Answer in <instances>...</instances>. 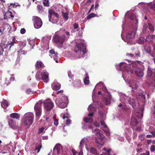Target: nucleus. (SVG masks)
I'll return each instance as SVG.
<instances>
[{"label": "nucleus", "instance_id": "57", "mask_svg": "<svg viewBox=\"0 0 155 155\" xmlns=\"http://www.w3.org/2000/svg\"><path fill=\"white\" fill-rule=\"evenodd\" d=\"M72 153L73 155H77V152L74 149L72 150Z\"/></svg>", "mask_w": 155, "mask_h": 155}, {"label": "nucleus", "instance_id": "36", "mask_svg": "<svg viewBox=\"0 0 155 155\" xmlns=\"http://www.w3.org/2000/svg\"><path fill=\"white\" fill-rule=\"evenodd\" d=\"M86 77L84 80V83L85 84H89V77L87 74H86Z\"/></svg>", "mask_w": 155, "mask_h": 155}, {"label": "nucleus", "instance_id": "18", "mask_svg": "<svg viewBox=\"0 0 155 155\" xmlns=\"http://www.w3.org/2000/svg\"><path fill=\"white\" fill-rule=\"evenodd\" d=\"M52 89L54 90H58L61 87V84L58 82L56 80H54L51 84Z\"/></svg>", "mask_w": 155, "mask_h": 155}, {"label": "nucleus", "instance_id": "58", "mask_svg": "<svg viewBox=\"0 0 155 155\" xmlns=\"http://www.w3.org/2000/svg\"><path fill=\"white\" fill-rule=\"evenodd\" d=\"M71 120L70 119H68L66 122V124L67 125H68L70 124Z\"/></svg>", "mask_w": 155, "mask_h": 155}, {"label": "nucleus", "instance_id": "50", "mask_svg": "<svg viewBox=\"0 0 155 155\" xmlns=\"http://www.w3.org/2000/svg\"><path fill=\"white\" fill-rule=\"evenodd\" d=\"M148 26L150 30L152 31H154V29L153 26L150 23L148 24Z\"/></svg>", "mask_w": 155, "mask_h": 155}, {"label": "nucleus", "instance_id": "12", "mask_svg": "<svg viewBox=\"0 0 155 155\" xmlns=\"http://www.w3.org/2000/svg\"><path fill=\"white\" fill-rule=\"evenodd\" d=\"M32 21L34 22V26L36 28H39L41 27L42 22L39 17L36 16H33Z\"/></svg>", "mask_w": 155, "mask_h": 155}, {"label": "nucleus", "instance_id": "44", "mask_svg": "<svg viewBox=\"0 0 155 155\" xmlns=\"http://www.w3.org/2000/svg\"><path fill=\"white\" fill-rule=\"evenodd\" d=\"M43 4L45 6L48 7L49 6L48 0H44L43 2Z\"/></svg>", "mask_w": 155, "mask_h": 155}, {"label": "nucleus", "instance_id": "32", "mask_svg": "<svg viewBox=\"0 0 155 155\" xmlns=\"http://www.w3.org/2000/svg\"><path fill=\"white\" fill-rule=\"evenodd\" d=\"M129 103L132 106L133 108L134 107L135 105V101L134 98H130L128 101Z\"/></svg>", "mask_w": 155, "mask_h": 155}, {"label": "nucleus", "instance_id": "22", "mask_svg": "<svg viewBox=\"0 0 155 155\" xmlns=\"http://www.w3.org/2000/svg\"><path fill=\"white\" fill-rule=\"evenodd\" d=\"M10 27V25L7 23L4 24L2 26L0 27V33L1 35L3 33L4 31L6 29H8Z\"/></svg>", "mask_w": 155, "mask_h": 155}, {"label": "nucleus", "instance_id": "55", "mask_svg": "<svg viewBox=\"0 0 155 155\" xmlns=\"http://www.w3.org/2000/svg\"><path fill=\"white\" fill-rule=\"evenodd\" d=\"M26 32L25 29L24 28H21L20 30V33L21 34H23L25 33Z\"/></svg>", "mask_w": 155, "mask_h": 155}, {"label": "nucleus", "instance_id": "23", "mask_svg": "<svg viewBox=\"0 0 155 155\" xmlns=\"http://www.w3.org/2000/svg\"><path fill=\"white\" fill-rule=\"evenodd\" d=\"M9 126L12 129H15L17 127V125L15 120L10 119L8 121Z\"/></svg>", "mask_w": 155, "mask_h": 155}, {"label": "nucleus", "instance_id": "64", "mask_svg": "<svg viewBox=\"0 0 155 155\" xmlns=\"http://www.w3.org/2000/svg\"><path fill=\"white\" fill-rule=\"evenodd\" d=\"M141 155H150V153L149 151H147L146 153H142Z\"/></svg>", "mask_w": 155, "mask_h": 155}, {"label": "nucleus", "instance_id": "45", "mask_svg": "<svg viewBox=\"0 0 155 155\" xmlns=\"http://www.w3.org/2000/svg\"><path fill=\"white\" fill-rule=\"evenodd\" d=\"M152 2H151L150 3H149L147 4V5L150 6V8L153 9V10H155V4H153L151 5V4Z\"/></svg>", "mask_w": 155, "mask_h": 155}, {"label": "nucleus", "instance_id": "31", "mask_svg": "<svg viewBox=\"0 0 155 155\" xmlns=\"http://www.w3.org/2000/svg\"><path fill=\"white\" fill-rule=\"evenodd\" d=\"M10 115L11 117L17 119H19L20 117L19 114L15 113H12Z\"/></svg>", "mask_w": 155, "mask_h": 155}, {"label": "nucleus", "instance_id": "21", "mask_svg": "<svg viewBox=\"0 0 155 155\" xmlns=\"http://www.w3.org/2000/svg\"><path fill=\"white\" fill-rule=\"evenodd\" d=\"M120 100L122 103L127 102L129 98L124 94L121 93L120 94Z\"/></svg>", "mask_w": 155, "mask_h": 155}, {"label": "nucleus", "instance_id": "42", "mask_svg": "<svg viewBox=\"0 0 155 155\" xmlns=\"http://www.w3.org/2000/svg\"><path fill=\"white\" fill-rule=\"evenodd\" d=\"M118 107H122L123 109L125 110H127V107L124 104H122L121 103H120L118 105Z\"/></svg>", "mask_w": 155, "mask_h": 155}, {"label": "nucleus", "instance_id": "60", "mask_svg": "<svg viewBox=\"0 0 155 155\" xmlns=\"http://www.w3.org/2000/svg\"><path fill=\"white\" fill-rule=\"evenodd\" d=\"M65 33L66 34V35H67V36L65 37V39H67L69 37V34H70V33L69 32H68V31H66L65 32Z\"/></svg>", "mask_w": 155, "mask_h": 155}, {"label": "nucleus", "instance_id": "30", "mask_svg": "<svg viewBox=\"0 0 155 155\" xmlns=\"http://www.w3.org/2000/svg\"><path fill=\"white\" fill-rule=\"evenodd\" d=\"M137 98L138 100L143 101L145 99V97L143 95V93L141 92L137 95Z\"/></svg>", "mask_w": 155, "mask_h": 155}, {"label": "nucleus", "instance_id": "49", "mask_svg": "<svg viewBox=\"0 0 155 155\" xmlns=\"http://www.w3.org/2000/svg\"><path fill=\"white\" fill-rule=\"evenodd\" d=\"M99 113L101 117H103V118H104L105 117L106 114L105 112L102 111H100Z\"/></svg>", "mask_w": 155, "mask_h": 155}, {"label": "nucleus", "instance_id": "63", "mask_svg": "<svg viewBox=\"0 0 155 155\" xmlns=\"http://www.w3.org/2000/svg\"><path fill=\"white\" fill-rule=\"evenodd\" d=\"M68 76H69V77L70 78H71L72 77V74H71V72L70 71H68Z\"/></svg>", "mask_w": 155, "mask_h": 155}, {"label": "nucleus", "instance_id": "1", "mask_svg": "<svg viewBox=\"0 0 155 155\" xmlns=\"http://www.w3.org/2000/svg\"><path fill=\"white\" fill-rule=\"evenodd\" d=\"M140 62L139 61L133 62L130 65H128L125 62H121L119 65H116L117 68L118 70L122 71V68H124V71L122 73V77L124 80L126 78V74H133L134 71L130 67V66H132L133 70L135 71V73L137 76L139 78L143 77L144 73L143 71L139 67Z\"/></svg>", "mask_w": 155, "mask_h": 155}, {"label": "nucleus", "instance_id": "39", "mask_svg": "<svg viewBox=\"0 0 155 155\" xmlns=\"http://www.w3.org/2000/svg\"><path fill=\"white\" fill-rule=\"evenodd\" d=\"M62 14L63 18L65 20H67L68 18V14L67 12H62Z\"/></svg>", "mask_w": 155, "mask_h": 155}, {"label": "nucleus", "instance_id": "15", "mask_svg": "<svg viewBox=\"0 0 155 155\" xmlns=\"http://www.w3.org/2000/svg\"><path fill=\"white\" fill-rule=\"evenodd\" d=\"M154 76L155 78V70L152 69L149 66H148L147 77L148 78H153Z\"/></svg>", "mask_w": 155, "mask_h": 155}, {"label": "nucleus", "instance_id": "52", "mask_svg": "<svg viewBox=\"0 0 155 155\" xmlns=\"http://www.w3.org/2000/svg\"><path fill=\"white\" fill-rule=\"evenodd\" d=\"M126 56L129 58H132L134 57V54L131 53H127Z\"/></svg>", "mask_w": 155, "mask_h": 155}, {"label": "nucleus", "instance_id": "13", "mask_svg": "<svg viewBox=\"0 0 155 155\" xmlns=\"http://www.w3.org/2000/svg\"><path fill=\"white\" fill-rule=\"evenodd\" d=\"M54 104L50 100H45L44 102V107L47 111L51 110L53 107Z\"/></svg>", "mask_w": 155, "mask_h": 155}, {"label": "nucleus", "instance_id": "3", "mask_svg": "<svg viewBox=\"0 0 155 155\" xmlns=\"http://www.w3.org/2000/svg\"><path fill=\"white\" fill-rule=\"evenodd\" d=\"M143 110V106L141 111H138V110H136L132 114L130 121V124L132 125L136 126L138 123V120L142 119Z\"/></svg>", "mask_w": 155, "mask_h": 155}, {"label": "nucleus", "instance_id": "40", "mask_svg": "<svg viewBox=\"0 0 155 155\" xmlns=\"http://www.w3.org/2000/svg\"><path fill=\"white\" fill-rule=\"evenodd\" d=\"M144 38L143 37H141L139 39L137 42L140 44H142L144 43Z\"/></svg>", "mask_w": 155, "mask_h": 155}, {"label": "nucleus", "instance_id": "48", "mask_svg": "<svg viewBox=\"0 0 155 155\" xmlns=\"http://www.w3.org/2000/svg\"><path fill=\"white\" fill-rule=\"evenodd\" d=\"M81 81L80 80H78L74 83L75 86L77 87L80 86L81 85Z\"/></svg>", "mask_w": 155, "mask_h": 155}, {"label": "nucleus", "instance_id": "20", "mask_svg": "<svg viewBox=\"0 0 155 155\" xmlns=\"http://www.w3.org/2000/svg\"><path fill=\"white\" fill-rule=\"evenodd\" d=\"M100 85L101 87H102V89L103 91L106 94H107V95H108L111 97V94L110 93L107 91L106 87L104 86L103 83L102 82H100L96 85V86Z\"/></svg>", "mask_w": 155, "mask_h": 155}, {"label": "nucleus", "instance_id": "11", "mask_svg": "<svg viewBox=\"0 0 155 155\" xmlns=\"http://www.w3.org/2000/svg\"><path fill=\"white\" fill-rule=\"evenodd\" d=\"M49 20L53 23H56L58 20V15L52 10L49 11Z\"/></svg>", "mask_w": 155, "mask_h": 155}, {"label": "nucleus", "instance_id": "29", "mask_svg": "<svg viewBox=\"0 0 155 155\" xmlns=\"http://www.w3.org/2000/svg\"><path fill=\"white\" fill-rule=\"evenodd\" d=\"M103 150L105 151V153H102L101 154L99 155H110V152L111 151V149L109 148H106V147L103 148Z\"/></svg>", "mask_w": 155, "mask_h": 155}, {"label": "nucleus", "instance_id": "7", "mask_svg": "<svg viewBox=\"0 0 155 155\" xmlns=\"http://www.w3.org/2000/svg\"><path fill=\"white\" fill-rule=\"evenodd\" d=\"M80 144L79 148L80 150L78 153V155H83V152L82 148L84 147V144H85L87 150H88L89 149L90 143L89 138L87 137L84 138L81 141Z\"/></svg>", "mask_w": 155, "mask_h": 155}, {"label": "nucleus", "instance_id": "41", "mask_svg": "<svg viewBox=\"0 0 155 155\" xmlns=\"http://www.w3.org/2000/svg\"><path fill=\"white\" fill-rule=\"evenodd\" d=\"M41 147V146L40 145L37 146L35 149V151L38 153L39 152Z\"/></svg>", "mask_w": 155, "mask_h": 155}, {"label": "nucleus", "instance_id": "17", "mask_svg": "<svg viewBox=\"0 0 155 155\" xmlns=\"http://www.w3.org/2000/svg\"><path fill=\"white\" fill-rule=\"evenodd\" d=\"M137 28L136 27L134 30L129 31L126 35V38L129 40L134 38L135 35V30Z\"/></svg>", "mask_w": 155, "mask_h": 155}, {"label": "nucleus", "instance_id": "25", "mask_svg": "<svg viewBox=\"0 0 155 155\" xmlns=\"http://www.w3.org/2000/svg\"><path fill=\"white\" fill-rule=\"evenodd\" d=\"M51 39V37H45L43 38L42 41L43 43L45 44V46H47L48 45L49 41Z\"/></svg>", "mask_w": 155, "mask_h": 155}, {"label": "nucleus", "instance_id": "6", "mask_svg": "<svg viewBox=\"0 0 155 155\" xmlns=\"http://www.w3.org/2000/svg\"><path fill=\"white\" fill-rule=\"evenodd\" d=\"M65 39V37L64 35L59 36L55 33L54 35V41L56 44L57 45L59 48H64L63 44Z\"/></svg>", "mask_w": 155, "mask_h": 155}, {"label": "nucleus", "instance_id": "47", "mask_svg": "<svg viewBox=\"0 0 155 155\" xmlns=\"http://www.w3.org/2000/svg\"><path fill=\"white\" fill-rule=\"evenodd\" d=\"M90 152L93 154H96L97 153V151L96 149L93 147H91L90 149Z\"/></svg>", "mask_w": 155, "mask_h": 155}, {"label": "nucleus", "instance_id": "26", "mask_svg": "<svg viewBox=\"0 0 155 155\" xmlns=\"http://www.w3.org/2000/svg\"><path fill=\"white\" fill-rule=\"evenodd\" d=\"M62 149V147L59 144H57L55 146L54 149V151H56L58 154H59L60 151Z\"/></svg>", "mask_w": 155, "mask_h": 155}, {"label": "nucleus", "instance_id": "54", "mask_svg": "<svg viewBox=\"0 0 155 155\" xmlns=\"http://www.w3.org/2000/svg\"><path fill=\"white\" fill-rule=\"evenodd\" d=\"M26 93L28 94H30L31 93V94L33 93V92H32L31 91V90L30 89H27L26 91Z\"/></svg>", "mask_w": 155, "mask_h": 155}, {"label": "nucleus", "instance_id": "24", "mask_svg": "<svg viewBox=\"0 0 155 155\" xmlns=\"http://www.w3.org/2000/svg\"><path fill=\"white\" fill-rule=\"evenodd\" d=\"M128 18L132 20H133L134 22L136 23H138V20L136 18L135 15L132 13H130L128 14Z\"/></svg>", "mask_w": 155, "mask_h": 155}, {"label": "nucleus", "instance_id": "4", "mask_svg": "<svg viewBox=\"0 0 155 155\" xmlns=\"http://www.w3.org/2000/svg\"><path fill=\"white\" fill-rule=\"evenodd\" d=\"M55 103L59 107L64 108L67 107L68 104V97L62 94L60 96L57 98Z\"/></svg>", "mask_w": 155, "mask_h": 155}, {"label": "nucleus", "instance_id": "5", "mask_svg": "<svg viewBox=\"0 0 155 155\" xmlns=\"http://www.w3.org/2000/svg\"><path fill=\"white\" fill-rule=\"evenodd\" d=\"M34 115L32 113L26 114L23 117L22 123L25 125H31L33 120Z\"/></svg>", "mask_w": 155, "mask_h": 155}, {"label": "nucleus", "instance_id": "28", "mask_svg": "<svg viewBox=\"0 0 155 155\" xmlns=\"http://www.w3.org/2000/svg\"><path fill=\"white\" fill-rule=\"evenodd\" d=\"M9 104V103L5 100H3L1 103L2 107L4 109L8 106Z\"/></svg>", "mask_w": 155, "mask_h": 155}, {"label": "nucleus", "instance_id": "59", "mask_svg": "<svg viewBox=\"0 0 155 155\" xmlns=\"http://www.w3.org/2000/svg\"><path fill=\"white\" fill-rule=\"evenodd\" d=\"M94 124L96 127H99L100 126L99 124L96 121L94 123Z\"/></svg>", "mask_w": 155, "mask_h": 155}, {"label": "nucleus", "instance_id": "8", "mask_svg": "<svg viewBox=\"0 0 155 155\" xmlns=\"http://www.w3.org/2000/svg\"><path fill=\"white\" fill-rule=\"evenodd\" d=\"M94 131L96 132V136L98 138L96 140V142L100 145L104 146V142L103 139H104V136L102 134V132L98 129H95Z\"/></svg>", "mask_w": 155, "mask_h": 155}, {"label": "nucleus", "instance_id": "10", "mask_svg": "<svg viewBox=\"0 0 155 155\" xmlns=\"http://www.w3.org/2000/svg\"><path fill=\"white\" fill-rule=\"evenodd\" d=\"M42 103V101L41 100L39 101L35 105L34 107V109L35 111L36 119L37 120H38L41 115L42 112L41 109V104Z\"/></svg>", "mask_w": 155, "mask_h": 155}, {"label": "nucleus", "instance_id": "37", "mask_svg": "<svg viewBox=\"0 0 155 155\" xmlns=\"http://www.w3.org/2000/svg\"><path fill=\"white\" fill-rule=\"evenodd\" d=\"M84 121L86 123H91L93 121V119L91 117H85L83 119Z\"/></svg>", "mask_w": 155, "mask_h": 155}, {"label": "nucleus", "instance_id": "56", "mask_svg": "<svg viewBox=\"0 0 155 155\" xmlns=\"http://www.w3.org/2000/svg\"><path fill=\"white\" fill-rule=\"evenodd\" d=\"M150 150L152 152H153L155 150V147L154 145H152L150 148Z\"/></svg>", "mask_w": 155, "mask_h": 155}, {"label": "nucleus", "instance_id": "35", "mask_svg": "<svg viewBox=\"0 0 155 155\" xmlns=\"http://www.w3.org/2000/svg\"><path fill=\"white\" fill-rule=\"evenodd\" d=\"M48 127H46V126H45L43 127H42L41 128H40L38 129V133L39 134H40L42 133H45V130L47 129Z\"/></svg>", "mask_w": 155, "mask_h": 155}, {"label": "nucleus", "instance_id": "46", "mask_svg": "<svg viewBox=\"0 0 155 155\" xmlns=\"http://www.w3.org/2000/svg\"><path fill=\"white\" fill-rule=\"evenodd\" d=\"M139 138L142 141H143L145 138V135L144 134H141L139 137Z\"/></svg>", "mask_w": 155, "mask_h": 155}, {"label": "nucleus", "instance_id": "14", "mask_svg": "<svg viewBox=\"0 0 155 155\" xmlns=\"http://www.w3.org/2000/svg\"><path fill=\"white\" fill-rule=\"evenodd\" d=\"M19 45L20 47V50L18 51V54L20 55L25 54L27 53V51L22 50V48L26 45V42L21 41L19 42Z\"/></svg>", "mask_w": 155, "mask_h": 155}, {"label": "nucleus", "instance_id": "19", "mask_svg": "<svg viewBox=\"0 0 155 155\" xmlns=\"http://www.w3.org/2000/svg\"><path fill=\"white\" fill-rule=\"evenodd\" d=\"M49 52L50 54L49 55L51 58L54 57V60H55V62L58 63V60L57 59V58L58 57V54L57 52H55L54 51L53 49L50 50Z\"/></svg>", "mask_w": 155, "mask_h": 155}, {"label": "nucleus", "instance_id": "51", "mask_svg": "<svg viewBox=\"0 0 155 155\" xmlns=\"http://www.w3.org/2000/svg\"><path fill=\"white\" fill-rule=\"evenodd\" d=\"M46 121L48 122V125H49V124H51L52 122V121L50 119L49 117H47L46 118Z\"/></svg>", "mask_w": 155, "mask_h": 155}, {"label": "nucleus", "instance_id": "9", "mask_svg": "<svg viewBox=\"0 0 155 155\" xmlns=\"http://www.w3.org/2000/svg\"><path fill=\"white\" fill-rule=\"evenodd\" d=\"M36 78L37 80L42 79L44 82H47L48 81V74L45 71H43L41 73L38 72L36 74Z\"/></svg>", "mask_w": 155, "mask_h": 155}, {"label": "nucleus", "instance_id": "34", "mask_svg": "<svg viewBox=\"0 0 155 155\" xmlns=\"http://www.w3.org/2000/svg\"><path fill=\"white\" fill-rule=\"evenodd\" d=\"M91 106H92V105L90 104L89 106V107L88 108V110H89V111L91 112V113H90L88 114V116H92L93 115V111H94V109L93 108L91 107Z\"/></svg>", "mask_w": 155, "mask_h": 155}, {"label": "nucleus", "instance_id": "62", "mask_svg": "<svg viewBox=\"0 0 155 155\" xmlns=\"http://www.w3.org/2000/svg\"><path fill=\"white\" fill-rule=\"evenodd\" d=\"M74 28L75 29H77L78 27V25L75 23L74 25Z\"/></svg>", "mask_w": 155, "mask_h": 155}, {"label": "nucleus", "instance_id": "33", "mask_svg": "<svg viewBox=\"0 0 155 155\" xmlns=\"http://www.w3.org/2000/svg\"><path fill=\"white\" fill-rule=\"evenodd\" d=\"M107 96L108 97V98H105L104 99V101L106 105H108L110 104V100L111 98V97L110 98L109 96L108 95Z\"/></svg>", "mask_w": 155, "mask_h": 155}, {"label": "nucleus", "instance_id": "2", "mask_svg": "<svg viewBox=\"0 0 155 155\" xmlns=\"http://www.w3.org/2000/svg\"><path fill=\"white\" fill-rule=\"evenodd\" d=\"M74 53L72 56V58H80L84 57V54L87 52L85 44L83 41L76 43L74 48Z\"/></svg>", "mask_w": 155, "mask_h": 155}, {"label": "nucleus", "instance_id": "43", "mask_svg": "<svg viewBox=\"0 0 155 155\" xmlns=\"http://www.w3.org/2000/svg\"><path fill=\"white\" fill-rule=\"evenodd\" d=\"M96 15L94 13H91L87 17V18L88 19H90L92 17H96Z\"/></svg>", "mask_w": 155, "mask_h": 155}, {"label": "nucleus", "instance_id": "61", "mask_svg": "<svg viewBox=\"0 0 155 155\" xmlns=\"http://www.w3.org/2000/svg\"><path fill=\"white\" fill-rule=\"evenodd\" d=\"M150 133L152 135L153 137H155V129L151 131Z\"/></svg>", "mask_w": 155, "mask_h": 155}, {"label": "nucleus", "instance_id": "53", "mask_svg": "<svg viewBox=\"0 0 155 155\" xmlns=\"http://www.w3.org/2000/svg\"><path fill=\"white\" fill-rule=\"evenodd\" d=\"M54 124L56 126H57L58 124V120L56 119H55L54 120Z\"/></svg>", "mask_w": 155, "mask_h": 155}, {"label": "nucleus", "instance_id": "38", "mask_svg": "<svg viewBox=\"0 0 155 155\" xmlns=\"http://www.w3.org/2000/svg\"><path fill=\"white\" fill-rule=\"evenodd\" d=\"M43 63L40 61H38L36 62L35 66L37 68H40L42 66Z\"/></svg>", "mask_w": 155, "mask_h": 155}, {"label": "nucleus", "instance_id": "27", "mask_svg": "<svg viewBox=\"0 0 155 155\" xmlns=\"http://www.w3.org/2000/svg\"><path fill=\"white\" fill-rule=\"evenodd\" d=\"M101 125L103 126L106 129V131H105L106 135L107 136H109L110 133L108 130V129L107 128V125L105 124L104 121L103 120H101Z\"/></svg>", "mask_w": 155, "mask_h": 155}, {"label": "nucleus", "instance_id": "16", "mask_svg": "<svg viewBox=\"0 0 155 155\" xmlns=\"http://www.w3.org/2000/svg\"><path fill=\"white\" fill-rule=\"evenodd\" d=\"M128 84H129V86L132 88L133 91V89H136L138 86V82L136 81L132 80H130L128 82Z\"/></svg>", "mask_w": 155, "mask_h": 155}]
</instances>
